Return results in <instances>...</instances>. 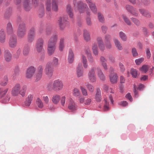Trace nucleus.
Instances as JSON below:
<instances>
[{
    "instance_id": "obj_1",
    "label": "nucleus",
    "mask_w": 154,
    "mask_h": 154,
    "mask_svg": "<svg viewBox=\"0 0 154 154\" xmlns=\"http://www.w3.org/2000/svg\"><path fill=\"white\" fill-rule=\"evenodd\" d=\"M27 86L24 85L21 87V84L17 83L15 84L12 89L11 94L13 96H17L20 94L23 97L25 96Z\"/></svg>"
},
{
    "instance_id": "obj_2",
    "label": "nucleus",
    "mask_w": 154,
    "mask_h": 154,
    "mask_svg": "<svg viewBox=\"0 0 154 154\" xmlns=\"http://www.w3.org/2000/svg\"><path fill=\"white\" fill-rule=\"evenodd\" d=\"M73 4L75 11L78 10L80 13H83L86 11L87 15H90V11L86 4L84 3L82 1L77 2L76 0H73Z\"/></svg>"
},
{
    "instance_id": "obj_3",
    "label": "nucleus",
    "mask_w": 154,
    "mask_h": 154,
    "mask_svg": "<svg viewBox=\"0 0 154 154\" xmlns=\"http://www.w3.org/2000/svg\"><path fill=\"white\" fill-rule=\"evenodd\" d=\"M64 86L63 83L62 81L58 79L54 81L52 84L48 83L47 86V89L49 91L53 90L59 91L63 89Z\"/></svg>"
},
{
    "instance_id": "obj_4",
    "label": "nucleus",
    "mask_w": 154,
    "mask_h": 154,
    "mask_svg": "<svg viewBox=\"0 0 154 154\" xmlns=\"http://www.w3.org/2000/svg\"><path fill=\"white\" fill-rule=\"evenodd\" d=\"M26 27L25 23H20L17 29L18 36L21 38L23 37L26 34Z\"/></svg>"
},
{
    "instance_id": "obj_5",
    "label": "nucleus",
    "mask_w": 154,
    "mask_h": 154,
    "mask_svg": "<svg viewBox=\"0 0 154 154\" xmlns=\"http://www.w3.org/2000/svg\"><path fill=\"white\" fill-rule=\"evenodd\" d=\"M54 72L53 67L51 63L48 62L45 65L44 72L45 74L49 77H51L53 75Z\"/></svg>"
},
{
    "instance_id": "obj_6",
    "label": "nucleus",
    "mask_w": 154,
    "mask_h": 154,
    "mask_svg": "<svg viewBox=\"0 0 154 154\" xmlns=\"http://www.w3.org/2000/svg\"><path fill=\"white\" fill-rule=\"evenodd\" d=\"M68 17L67 15H64L60 17L58 20V23L60 30H63L65 27V23L68 21Z\"/></svg>"
},
{
    "instance_id": "obj_7",
    "label": "nucleus",
    "mask_w": 154,
    "mask_h": 154,
    "mask_svg": "<svg viewBox=\"0 0 154 154\" xmlns=\"http://www.w3.org/2000/svg\"><path fill=\"white\" fill-rule=\"evenodd\" d=\"M95 68L92 67L88 73V77L89 80L92 83L95 82L96 81L97 78L95 73Z\"/></svg>"
},
{
    "instance_id": "obj_8",
    "label": "nucleus",
    "mask_w": 154,
    "mask_h": 154,
    "mask_svg": "<svg viewBox=\"0 0 154 154\" xmlns=\"http://www.w3.org/2000/svg\"><path fill=\"white\" fill-rule=\"evenodd\" d=\"M44 43V40L43 38H39L37 39L35 45V50L38 53L41 52L43 50Z\"/></svg>"
},
{
    "instance_id": "obj_9",
    "label": "nucleus",
    "mask_w": 154,
    "mask_h": 154,
    "mask_svg": "<svg viewBox=\"0 0 154 154\" xmlns=\"http://www.w3.org/2000/svg\"><path fill=\"white\" fill-rule=\"evenodd\" d=\"M8 44L9 47L14 48L16 47L17 45V40L16 35L11 36L9 39Z\"/></svg>"
},
{
    "instance_id": "obj_10",
    "label": "nucleus",
    "mask_w": 154,
    "mask_h": 154,
    "mask_svg": "<svg viewBox=\"0 0 154 154\" xmlns=\"http://www.w3.org/2000/svg\"><path fill=\"white\" fill-rule=\"evenodd\" d=\"M35 68L33 66L29 67L26 72V77L28 79L31 78L35 73Z\"/></svg>"
},
{
    "instance_id": "obj_11",
    "label": "nucleus",
    "mask_w": 154,
    "mask_h": 154,
    "mask_svg": "<svg viewBox=\"0 0 154 154\" xmlns=\"http://www.w3.org/2000/svg\"><path fill=\"white\" fill-rule=\"evenodd\" d=\"M58 37L57 33L53 34L49 39L48 43L56 45V43L58 40Z\"/></svg>"
},
{
    "instance_id": "obj_12",
    "label": "nucleus",
    "mask_w": 154,
    "mask_h": 154,
    "mask_svg": "<svg viewBox=\"0 0 154 154\" xmlns=\"http://www.w3.org/2000/svg\"><path fill=\"white\" fill-rule=\"evenodd\" d=\"M56 45L47 44V53L48 54L51 56L54 53L56 49Z\"/></svg>"
},
{
    "instance_id": "obj_13",
    "label": "nucleus",
    "mask_w": 154,
    "mask_h": 154,
    "mask_svg": "<svg viewBox=\"0 0 154 154\" xmlns=\"http://www.w3.org/2000/svg\"><path fill=\"white\" fill-rule=\"evenodd\" d=\"M68 108L71 111H73L76 109L75 104L73 100L71 98H69L68 100Z\"/></svg>"
},
{
    "instance_id": "obj_14",
    "label": "nucleus",
    "mask_w": 154,
    "mask_h": 154,
    "mask_svg": "<svg viewBox=\"0 0 154 154\" xmlns=\"http://www.w3.org/2000/svg\"><path fill=\"white\" fill-rule=\"evenodd\" d=\"M100 63L104 70L108 69V66L106 63L107 60L103 56H101L100 58Z\"/></svg>"
},
{
    "instance_id": "obj_15",
    "label": "nucleus",
    "mask_w": 154,
    "mask_h": 154,
    "mask_svg": "<svg viewBox=\"0 0 154 154\" xmlns=\"http://www.w3.org/2000/svg\"><path fill=\"white\" fill-rule=\"evenodd\" d=\"M33 97V95L32 94H29L26 98L24 102L25 106L29 107L32 103Z\"/></svg>"
},
{
    "instance_id": "obj_16",
    "label": "nucleus",
    "mask_w": 154,
    "mask_h": 154,
    "mask_svg": "<svg viewBox=\"0 0 154 154\" xmlns=\"http://www.w3.org/2000/svg\"><path fill=\"white\" fill-rule=\"evenodd\" d=\"M97 74L98 77L101 80L104 81L105 79V76L101 69L99 67L97 69Z\"/></svg>"
},
{
    "instance_id": "obj_17",
    "label": "nucleus",
    "mask_w": 154,
    "mask_h": 154,
    "mask_svg": "<svg viewBox=\"0 0 154 154\" xmlns=\"http://www.w3.org/2000/svg\"><path fill=\"white\" fill-rule=\"evenodd\" d=\"M74 55L73 51L71 49L69 51L68 56V61L69 63H72L74 60Z\"/></svg>"
},
{
    "instance_id": "obj_18",
    "label": "nucleus",
    "mask_w": 154,
    "mask_h": 154,
    "mask_svg": "<svg viewBox=\"0 0 154 154\" xmlns=\"http://www.w3.org/2000/svg\"><path fill=\"white\" fill-rule=\"evenodd\" d=\"M110 80L112 84L116 83L117 82L118 76L116 73H111L109 75Z\"/></svg>"
},
{
    "instance_id": "obj_19",
    "label": "nucleus",
    "mask_w": 154,
    "mask_h": 154,
    "mask_svg": "<svg viewBox=\"0 0 154 154\" xmlns=\"http://www.w3.org/2000/svg\"><path fill=\"white\" fill-rule=\"evenodd\" d=\"M4 56L5 60L7 62H9L11 59V54L8 50H5V51Z\"/></svg>"
},
{
    "instance_id": "obj_20",
    "label": "nucleus",
    "mask_w": 154,
    "mask_h": 154,
    "mask_svg": "<svg viewBox=\"0 0 154 154\" xmlns=\"http://www.w3.org/2000/svg\"><path fill=\"white\" fill-rule=\"evenodd\" d=\"M125 82V80L124 78L121 76L120 77V84L119 86L120 91L121 93H122L124 90Z\"/></svg>"
},
{
    "instance_id": "obj_21",
    "label": "nucleus",
    "mask_w": 154,
    "mask_h": 154,
    "mask_svg": "<svg viewBox=\"0 0 154 154\" xmlns=\"http://www.w3.org/2000/svg\"><path fill=\"white\" fill-rule=\"evenodd\" d=\"M6 35L4 30L1 29L0 31V42L4 43L5 42Z\"/></svg>"
},
{
    "instance_id": "obj_22",
    "label": "nucleus",
    "mask_w": 154,
    "mask_h": 154,
    "mask_svg": "<svg viewBox=\"0 0 154 154\" xmlns=\"http://www.w3.org/2000/svg\"><path fill=\"white\" fill-rule=\"evenodd\" d=\"M98 47L100 49L103 51L104 49V45L101 38L99 37L97 39Z\"/></svg>"
},
{
    "instance_id": "obj_23",
    "label": "nucleus",
    "mask_w": 154,
    "mask_h": 154,
    "mask_svg": "<svg viewBox=\"0 0 154 154\" xmlns=\"http://www.w3.org/2000/svg\"><path fill=\"white\" fill-rule=\"evenodd\" d=\"M6 30L7 33L8 34H11L13 32V28L12 23L11 22H9L7 24Z\"/></svg>"
},
{
    "instance_id": "obj_24",
    "label": "nucleus",
    "mask_w": 154,
    "mask_h": 154,
    "mask_svg": "<svg viewBox=\"0 0 154 154\" xmlns=\"http://www.w3.org/2000/svg\"><path fill=\"white\" fill-rule=\"evenodd\" d=\"M76 74L78 77H82L83 75V71L81 66L79 64L76 68Z\"/></svg>"
},
{
    "instance_id": "obj_25",
    "label": "nucleus",
    "mask_w": 154,
    "mask_h": 154,
    "mask_svg": "<svg viewBox=\"0 0 154 154\" xmlns=\"http://www.w3.org/2000/svg\"><path fill=\"white\" fill-rule=\"evenodd\" d=\"M83 37L85 40L86 42L89 41L91 39L90 35L89 32L87 30H84Z\"/></svg>"
},
{
    "instance_id": "obj_26",
    "label": "nucleus",
    "mask_w": 154,
    "mask_h": 154,
    "mask_svg": "<svg viewBox=\"0 0 154 154\" xmlns=\"http://www.w3.org/2000/svg\"><path fill=\"white\" fill-rule=\"evenodd\" d=\"M60 96L57 94L54 95L52 98V101L53 103L57 104L59 102L60 100Z\"/></svg>"
},
{
    "instance_id": "obj_27",
    "label": "nucleus",
    "mask_w": 154,
    "mask_h": 154,
    "mask_svg": "<svg viewBox=\"0 0 154 154\" xmlns=\"http://www.w3.org/2000/svg\"><path fill=\"white\" fill-rule=\"evenodd\" d=\"M95 99L98 102L100 101L101 100V91L100 89L97 90V93L95 96Z\"/></svg>"
},
{
    "instance_id": "obj_28",
    "label": "nucleus",
    "mask_w": 154,
    "mask_h": 154,
    "mask_svg": "<svg viewBox=\"0 0 154 154\" xmlns=\"http://www.w3.org/2000/svg\"><path fill=\"white\" fill-rule=\"evenodd\" d=\"M8 90V88H0V98H2L5 95Z\"/></svg>"
},
{
    "instance_id": "obj_29",
    "label": "nucleus",
    "mask_w": 154,
    "mask_h": 154,
    "mask_svg": "<svg viewBox=\"0 0 154 154\" xmlns=\"http://www.w3.org/2000/svg\"><path fill=\"white\" fill-rule=\"evenodd\" d=\"M64 41L65 39L63 38H62L60 39L59 49L60 51H62L64 49Z\"/></svg>"
},
{
    "instance_id": "obj_30",
    "label": "nucleus",
    "mask_w": 154,
    "mask_h": 154,
    "mask_svg": "<svg viewBox=\"0 0 154 154\" xmlns=\"http://www.w3.org/2000/svg\"><path fill=\"white\" fill-rule=\"evenodd\" d=\"M67 12L69 15V18L72 19L73 17L72 10L69 5H68L67 6Z\"/></svg>"
},
{
    "instance_id": "obj_31",
    "label": "nucleus",
    "mask_w": 154,
    "mask_h": 154,
    "mask_svg": "<svg viewBox=\"0 0 154 154\" xmlns=\"http://www.w3.org/2000/svg\"><path fill=\"white\" fill-rule=\"evenodd\" d=\"M82 61L84 68L86 69L88 67L87 60L86 57L83 54H82Z\"/></svg>"
},
{
    "instance_id": "obj_32",
    "label": "nucleus",
    "mask_w": 154,
    "mask_h": 154,
    "mask_svg": "<svg viewBox=\"0 0 154 154\" xmlns=\"http://www.w3.org/2000/svg\"><path fill=\"white\" fill-rule=\"evenodd\" d=\"M30 48L29 46L28 45H25L23 48V54L24 56H27L29 54Z\"/></svg>"
},
{
    "instance_id": "obj_33",
    "label": "nucleus",
    "mask_w": 154,
    "mask_h": 154,
    "mask_svg": "<svg viewBox=\"0 0 154 154\" xmlns=\"http://www.w3.org/2000/svg\"><path fill=\"white\" fill-rule=\"evenodd\" d=\"M52 64L53 66L54 67H57L59 64V62L58 58L54 57H53L51 64Z\"/></svg>"
},
{
    "instance_id": "obj_34",
    "label": "nucleus",
    "mask_w": 154,
    "mask_h": 154,
    "mask_svg": "<svg viewBox=\"0 0 154 154\" xmlns=\"http://www.w3.org/2000/svg\"><path fill=\"white\" fill-rule=\"evenodd\" d=\"M114 42L116 47L119 50H121L122 49V47L120 42L116 38H114L113 39Z\"/></svg>"
},
{
    "instance_id": "obj_35",
    "label": "nucleus",
    "mask_w": 154,
    "mask_h": 154,
    "mask_svg": "<svg viewBox=\"0 0 154 154\" xmlns=\"http://www.w3.org/2000/svg\"><path fill=\"white\" fill-rule=\"evenodd\" d=\"M8 82V76L7 75H5L3 77V80L0 82V85L2 86H5L7 85Z\"/></svg>"
},
{
    "instance_id": "obj_36",
    "label": "nucleus",
    "mask_w": 154,
    "mask_h": 154,
    "mask_svg": "<svg viewBox=\"0 0 154 154\" xmlns=\"http://www.w3.org/2000/svg\"><path fill=\"white\" fill-rule=\"evenodd\" d=\"M89 6L90 9L94 14H97V9L95 3H94L93 4H91Z\"/></svg>"
},
{
    "instance_id": "obj_37",
    "label": "nucleus",
    "mask_w": 154,
    "mask_h": 154,
    "mask_svg": "<svg viewBox=\"0 0 154 154\" xmlns=\"http://www.w3.org/2000/svg\"><path fill=\"white\" fill-rule=\"evenodd\" d=\"M36 103L38 107L42 109L44 107V104L42 100L39 98H38L36 100Z\"/></svg>"
},
{
    "instance_id": "obj_38",
    "label": "nucleus",
    "mask_w": 154,
    "mask_h": 154,
    "mask_svg": "<svg viewBox=\"0 0 154 154\" xmlns=\"http://www.w3.org/2000/svg\"><path fill=\"white\" fill-rule=\"evenodd\" d=\"M30 0H24L23 5L26 11H29L30 9L29 4Z\"/></svg>"
},
{
    "instance_id": "obj_39",
    "label": "nucleus",
    "mask_w": 154,
    "mask_h": 154,
    "mask_svg": "<svg viewBox=\"0 0 154 154\" xmlns=\"http://www.w3.org/2000/svg\"><path fill=\"white\" fill-rule=\"evenodd\" d=\"M52 9L55 11L58 10V5L55 0H53L52 3Z\"/></svg>"
},
{
    "instance_id": "obj_40",
    "label": "nucleus",
    "mask_w": 154,
    "mask_h": 154,
    "mask_svg": "<svg viewBox=\"0 0 154 154\" xmlns=\"http://www.w3.org/2000/svg\"><path fill=\"white\" fill-rule=\"evenodd\" d=\"M45 5L46 10L50 11L51 10V0H46Z\"/></svg>"
},
{
    "instance_id": "obj_41",
    "label": "nucleus",
    "mask_w": 154,
    "mask_h": 154,
    "mask_svg": "<svg viewBox=\"0 0 154 154\" xmlns=\"http://www.w3.org/2000/svg\"><path fill=\"white\" fill-rule=\"evenodd\" d=\"M21 52V48H17L16 53L14 55V57L15 58L17 59L19 57V56Z\"/></svg>"
},
{
    "instance_id": "obj_42",
    "label": "nucleus",
    "mask_w": 154,
    "mask_h": 154,
    "mask_svg": "<svg viewBox=\"0 0 154 154\" xmlns=\"http://www.w3.org/2000/svg\"><path fill=\"white\" fill-rule=\"evenodd\" d=\"M126 8L128 11L134 15H135L136 14L135 9L132 6H128Z\"/></svg>"
},
{
    "instance_id": "obj_43",
    "label": "nucleus",
    "mask_w": 154,
    "mask_h": 154,
    "mask_svg": "<svg viewBox=\"0 0 154 154\" xmlns=\"http://www.w3.org/2000/svg\"><path fill=\"white\" fill-rule=\"evenodd\" d=\"M86 86L88 90L91 92H93L94 90V87L88 83L86 85Z\"/></svg>"
},
{
    "instance_id": "obj_44",
    "label": "nucleus",
    "mask_w": 154,
    "mask_h": 154,
    "mask_svg": "<svg viewBox=\"0 0 154 154\" xmlns=\"http://www.w3.org/2000/svg\"><path fill=\"white\" fill-rule=\"evenodd\" d=\"M10 99V95H7L5 97H4L2 100V102L3 103H6L9 101Z\"/></svg>"
},
{
    "instance_id": "obj_45",
    "label": "nucleus",
    "mask_w": 154,
    "mask_h": 154,
    "mask_svg": "<svg viewBox=\"0 0 154 154\" xmlns=\"http://www.w3.org/2000/svg\"><path fill=\"white\" fill-rule=\"evenodd\" d=\"M104 100L105 101V104L104 107V110L105 111H106L109 109V103L106 99H105Z\"/></svg>"
},
{
    "instance_id": "obj_46",
    "label": "nucleus",
    "mask_w": 154,
    "mask_h": 154,
    "mask_svg": "<svg viewBox=\"0 0 154 154\" xmlns=\"http://www.w3.org/2000/svg\"><path fill=\"white\" fill-rule=\"evenodd\" d=\"M73 94L75 97H78L80 95V92L78 89L75 88L73 90Z\"/></svg>"
},
{
    "instance_id": "obj_47",
    "label": "nucleus",
    "mask_w": 154,
    "mask_h": 154,
    "mask_svg": "<svg viewBox=\"0 0 154 154\" xmlns=\"http://www.w3.org/2000/svg\"><path fill=\"white\" fill-rule=\"evenodd\" d=\"M28 34L33 35H35V28L34 27H32L29 31Z\"/></svg>"
},
{
    "instance_id": "obj_48",
    "label": "nucleus",
    "mask_w": 154,
    "mask_h": 154,
    "mask_svg": "<svg viewBox=\"0 0 154 154\" xmlns=\"http://www.w3.org/2000/svg\"><path fill=\"white\" fill-rule=\"evenodd\" d=\"M149 68V67L147 65H144L140 69V70L145 73L147 72Z\"/></svg>"
},
{
    "instance_id": "obj_49",
    "label": "nucleus",
    "mask_w": 154,
    "mask_h": 154,
    "mask_svg": "<svg viewBox=\"0 0 154 154\" xmlns=\"http://www.w3.org/2000/svg\"><path fill=\"white\" fill-rule=\"evenodd\" d=\"M12 13L11 10L9 9L7 10L5 15V18H7L9 17L11 15Z\"/></svg>"
},
{
    "instance_id": "obj_50",
    "label": "nucleus",
    "mask_w": 154,
    "mask_h": 154,
    "mask_svg": "<svg viewBox=\"0 0 154 154\" xmlns=\"http://www.w3.org/2000/svg\"><path fill=\"white\" fill-rule=\"evenodd\" d=\"M144 60V58L141 57L140 58L137 59L135 60V62L137 65H140Z\"/></svg>"
},
{
    "instance_id": "obj_51",
    "label": "nucleus",
    "mask_w": 154,
    "mask_h": 154,
    "mask_svg": "<svg viewBox=\"0 0 154 154\" xmlns=\"http://www.w3.org/2000/svg\"><path fill=\"white\" fill-rule=\"evenodd\" d=\"M43 66L42 65H40L38 67L37 72L43 74Z\"/></svg>"
},
{
    "instance_id": "obj_52",
    "label": "nucleus",
    "mask_w": 154,
    "mask_h": 154,
    "mask_svg": "<svg viewBox=\"0 0 154 154\" xmlns=\"http://www.w3.org/2000/svg\"><path fill=\"white\" fill-rule=\"evenodd\" d=\"M80 89L83 95L87 96L88 95V92L87 90L82 87H80Z\"/></svg>"
},
{
    "instance_id": "obj_53",
    "label": "nucleus",
    "mask_w": 154,
    "mask_h": 154,
    "mask_svg": "<svg viewBox=\"0 0 154 154\" xmlns=\"http://www.w3.org/2000/svg\"><path fill=\"white\" fill-rule=\"evenodd\" d=\"M131 74L134 78H136L137 76V71L134 69H132L131 70Z\"/></svg>"
},
{
    "instance_id": "obj_54",
    "label": "nucleus",
    "mask_w": 154,
    "mask_h": 154,
    "mask_svg": "<svg viewBox=\"0 0 154 154\" xmlns=\"http://www.w3.org/2000/svg\"><path fill=\"white\" fill-rule=\"evenodd\" d=\"M98 17L99 20L100 22L103 23L104 21V18L100 13H98Z\"/></svg>"
},
{
    "instance_id": "obj_55",
    "label": "nucleus",
    "mask_w": 154,
    "mask_h": 154,
    "mask_svg": "<svg viewBox=\"0 0 154 154\" xmlns=\"http://www.w3.org/2000/svg\"><path fill=\"white\" fill-rule=\"evenodd\" d=\"M43 100L45 104H48L49 103V100L47 96H44L42 97Z\"/></svg>"
},
{
    "instance_id": "obj_56",
    "label": "nucleus",
    "mask_w": 154,
    "mask_h": 154,
    "mask_svg": "<svg viewBox=\"0 0 154 154\" xmlns=\"http://www.w3.org/2000/svg\"><path fill=\"white\" fill-rule=\"evenodd\" d=\"M132 53L133 56L134 57H136L138 55V54L135 48H133L132 49Z\"/></svg>"
},
{
    "instance_id": "obj_57",
    "label": "nucleus",
    "mask_w": 154,
    "mask_h": 154,
    "mask_svg": "<svg viewBox=\"0 0 154 154\" xmlns=\"http://www.w3.org/2000/svg\"><path fill=\"white\" fill-rule=\"evenodd\" d=\"M42 74L37 73L36 74L35 76V80L38 81L40 80L42 77Z\"/></svg>"
},
{
    "instance_id": "obj_58",
    "label": "nucleus",
    "mask_w": 154,
    "mask_h": 154,
    "mask_svg": "<svg viewBox=\"0 0 154 154\" xmlns=\"http://www.w3.org/2000/svg\"><path fill=\"white\" fill-rule=\"evenodd\" d=\"M34 35L28 34V41L29 42H32L34 40L35 37Z\"/></svg>"
},
{
    "instance_id": "obj_59",
    "label": "nucleus",
    "mask_w": 154,
    "mask_h": 154,
    "mask_svg": "<svg viewBox=\"0 0 154 154\" xmlns=\"http://www.w3.org/2000/svg\"><path fill=\"white\" fill-rule=\"evenodd\" d=\"M119 35L120 38L123 40L125 41V34L122 32L121 31L119 33Z\"/></svg>"
},
{
    "instance_id": "obj_60",
    "label": "nucleus",
    "mask_w": 154,
    "mask_h": 154,
    "mask_svg": "<svg viewBox=\"0 0 154 154\" xmlns=\"http://www.w3.org/2000/svg\"><path fill=\"white\" fill-rule=\"evenodd\" d=\"M146 53L147 58L148 59H149L151 57V54L149 48H147L146 49Z\"/></svg>"
},
{
    "instance_id": "obj_61",
    "label": "nucleus",
    "mask_w": 154,
    "mask_h": 154,
    "mask_svg": "<svg viewBox=\"0 0 154 154\" xmlns=\"http://www.w3.org/2000/svg\"><path fill=\"white\" fill-rule=\"evenodd\" d=\"M119 66L121 71L122 72H124L125 70V66L122 63H119Z\"/></svg>"
},
{
    "instance_id": "obj_62",
    "label": "nucleus",
    "mask_w": 154,
    "mask_h": 154,
    "mask_svg": "<svg viewBox=\"0 0 154 154\" xmlns=\"http://www.w3.org/2000/svg\"><path fill=\"white\" fill-rule=\"evenodd\" d=\"M126 98L129 100L130 102H132L133 99L130 93H128L126 95Z\"/></svg>"
},
{
    "instance_id": "obj_63",
    "label": "nucleus",
    "mask_w": 154,
    "mask_h": 154,
    "mask_svg": "<svg viewBox=\"0 0 154 154\" xmlns=\"http://www.w3.org/2000/svg\"><path fill=\"white\" fill-rule=\"evenodd\" d=\"M87 57L89 62L91 63H92L94 62V60L92 55Z\"/></svg>"
},
{
    "instance_id": "obj_64",
    "label": "nucleus",
    "mask_w": 154,
    "mask_h": 154,
    "mask_svg": "<svg viewBox=\"0 0 154 154\" xmlns=\"http://www.w3.org/2000/svg\"><path fill=\"white\" fill-rule=\"evenodd\" d=\"M66 101V97L65 96H63L61 99H60V102L61 105L63 106L64 104L65 103Z\"/></svg>"
}]
</instances>
